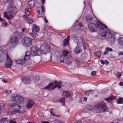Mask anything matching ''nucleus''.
I'll list each match as a JSON object with an SVG mask.
<instances>
[{
    "instance_id": "nucleus-24",
    "label": "nucleus",
    "mask_w": 123,
    "mask_h": 123,
    "mask_svg": "<svg viewBox=\"0 0 123 123\" xmlns=\"http://www.w3.org/2000/svg\"><path fill=\"white\" fill-rule=\"evenodd\" d=\"M117 41L119 45L123 46V37L119 38L117 39Z\"/></svg>"
},
{
    "instance_id": "nucleus-52",
    "label": "nucleus",
    "mask_w": 123,
    "mask_h": 123,
    "mask_svg": "<svg viewBox=\"0 0 123 123\" xmlns=\"http://www.w3.org/2000/svg\"><path fill=\"white\" fill-rule=\"evenodd\" d=\"M80 40L81 41L82 43H85V41L84 40L83 38V37H81Z\"/></svg>"
},
{
    "instance_id": "nucleus-45",
    "label": "nucleus",
    "mask_w": 123,
    "mask_h": 123,
    "mask_svg": "<svg viewBox=\"0 0 123 123\" xmlns=\"http://www.w3.org/2000/svg\"><path fill=\"white\" fill-rule=\"evenodd\" d=\"M96 74V72L95 71H93L91 73V75L92 76L95 75Z\"/></svg>"
},
{
    "instance_id": "nucleus-21",
    "label": "nucleus",
    "mask_w": 123,
    "mask_h": 123,
    "mask_svg": "<svg viewBox=\"0 0 123 123\" xmlns=\"http://www.w3.org/2000/svg\"><path fill=\"white\" fill-rule=\"evenodd\" d=\"M81 51V50L80 47L77 46L74 49V52L75 54H78L80 53Z\"/></svg>"
},
{
    "instance_id": "nucleus-5",
    "label": "nucleus",
    "mask_w": 123,
    "mask_h": 123,
    "mask_svg": "<svg viewBox=\"0 0 123 123\" xmlns=\"http://www.w3.org/2000/svg\"><path fill=\"white\" fill-rule=\"evenodd\" d=\"M31 53L30 51H27L23 59H20L18 60H16V62L18 64H22L25 63L26 61H28L30 59Z\"/></svg>"
},
{
    "instance_id": "nucleus-49",
    "label": "nucleus",
    "mask_w": 123,
    "mask_h": 123,
    "mask_svg": "<svg viewBox=\"0 0 123 123\" xmlns=\"http://www.w3.org/2000/svg\"><path fill=\"white\" fill-rule=\"evenodd\" d=\"M108 51L107 50H106L104 52L103 54L104 55H106L108 54Z\"/></svg>"
},
{
    "instance_id": "nucleus-23",
    "label": "nucleus",
    "mask_w": 123,
    "mask_h": 123,
    "mask_svg": "<svg viewBox=\"0 0 123 123\" xmlns=\"http://www.w3.org/2000/svg\"><path fill=\"white\" fill-rule=\"evenodd\" d=\"M94 90H89L86 91H85L84 94L86 95L89 96V94L93 93L94 91Z\"/></svg>"
},
{
    "instance_id": "nucleus-51",
    "label": "nucleus",
    "mask_w": 123,
    "mask_h": 123,
    "mask_svg": "<svg viewBox=\"0 0 123 123\" xmlns=\"http://www.w3.org/2000/svg\"><path fill=\"white\" fill-rule=\"evenodd\" d=\"M119 55H123V52H119L118 54Z\"/></svg>"
},
{
    "instance_id": "nucleus-10",
    "label": "nucleus",
    "mask_w": 123,
    "mask_h": 123,
    "mask_svg": "<svg viewBox=\"0 0 123 123\" xmlns=\"http://www.w3.org/2000/svg\"><path fill=\"white\" fill-rule=\"evenodd\" d=\"M33 48L32 49L31 54V55L33 56L38 55H40L41 54V51L40 49L38 48L37 47H35V49L33 50Z\"/></svg>"
},
{
    "instance_id": "nucleus-62",
    "label": "nucleus",
    "mask_w": 123,
    "mask_h": 123,
    "mask_svg": "<svg viewBox=\"0 0 123 123\" xmlns=\"http://www.w3.org/2000/svg\"><path fill=\"white\" fill-rule=\"evenodd\" d=\"M51 114L53 116L55 117L56 116V115L55 114L53 113H52Z\"/></svg>"
},
{
    "instance_id": "nucleus-22",
    "label": "nucleus",
    "mask_w": 123,
    "mask_h": 123,
    "mask_svg": "<svg viewBox=\"0 0 123 123\" xmlns=\"http://www.w3.org/2000/svg\"><path fill=\"white\" fill-rule=\"evenodd\" d=\"M0 55H2L4 56H6V57L7 56V55H8L6 53V51L3 48H1L0 49Z\"/></svg>"
},
{
    "instance_id": "nucleus-20",
    "label": "nucleus",
    "mask_w": 123,
    "mask_h": 123,
    "mask_svg": "<svg viewBox=\"0 0 123 123\" xmlns=\"http://www.w3.org/2000/svg\"><path fill=\"white\" fill-rule=\"evenodd\" d=\"M70 38L69 36H68L67 38L64 39L63 42V44L64 46H66L69 43V40Z\"/></svg>"
},
{
    "instance_id": "nucleus-6",
    "label": "nucleus",
    "mask_w": 123,
    "mask_h": 123,
    "mask_svg": "<svg viewBox=\"0 0 123 123\" xmlns=\"http://www.w3.org/2000/svg\"><path fill=\"white\" fill-rule=\"evenodd\" d=\"M100 35L102 37H106L107 38L110 39L111 38L112 34L110 31L107 29L104 31L103 30H101L100 33Z\"/></svg>"
},
{
    "instance_id": "nucleus-37",
    "label": "nucleus",
    "mask_w": 123,
    "mask_h": 123,
    "mask_svg": "<svg viewBox=\"0 0 123 123\" xmlns=\"http://www.w3.org/2000/svg\"><path fill=\"white\" fill-rule=\"evenodd\" d=\"M29 34L32 37H34L36 35V34L35 33H33L32 32V33H29Z\"/></svg>"
},
{
    "instance_id": "nucleus-48",
    "label": "nucleus",
    "mask_w": 123,
    "mask_h": 123,
    "mask_svg": "<svg viewBox=\"0 0 123 123\" xmlns=\"http://www.w3.org/2000/svg\"><path fill=\"white\" fill-rule=\"evenodd\" d=\"M0 21L3 23H5V20L1 18V17H0Z\"/></svg>"
},
{
    "instance_id": "nucleus-4",
    "label": "nucleus",
    "mask_w": 123,
    "mask_h": 123,
    "mask_svg": "<svg viewBox=\"0 0 123 123\" xmlns=\"http://www.w3.org/2000/svg\"><path fill=\"white\" fill-rule=\"evenodd\" d=\"M95 108L98 110L100 113L105 112L107 110L108 108L106 105L104 103L100 102L97 104Z\"/></svg>"
},
{
    "instance_id": "nucleus-8",
    "label": "nucleus",
    "mask_w": 123,
    "mask_h": 123,
    "mask_svg": "<svg viewBox=\"0 0 123 123\" xmlns=\"http://www.w3.org/2000/svg\"><path fill=\"white\" fill-rule=\"evenodd\" d=\"M40 49L41 53L42 54H45L50 52V49L48 44H46L45 43L42 44L41 45Z\"/></svg>"
},
{
    "instance_id": "nucleus-29",
    "label": "nucleus",
    "mask_w": 123,
    "mask_h": 123,
    "mask_svg": "<svg viewBox=\"0 0 123 123\" xmlns=\"http://www.w3.org/2000/svg\"><path fill=\"white\" fill-rule=\"evenodd\" d=\"M6 57V56H4L2 55H0V62H3L4 61Z\"/></svg>"
},
{
    "instance_id": "nucleus-7",
    "label": "nucleus",
    "mask_w": 123,
    "mask_h": 123,
    "mask_svg": "<svg viewBox=\"0 0 123 123\" xmlns=\"http://www.w3.org/2000/svg\"><path fill=\"white\" fill-rule=\"evenodd\" d=\"M32 39L31 38L28 37H25L21 40L23 44L27 47L30 46L32 43Z\"/></svg>"
},
{
    "instance_id": "nucleus-36",
    "label": "nucleus",
    "mask_w": 123,
    "mask_h": 123,
    "mask_svg": "<svg viewBox=\"0 0 123 123\" xmlns=\"http://www.w3.org/2000/svg\"><path fill=\"white\" fill-rule=\"evenodd\" d=\"M105 100L107 101L109 103H111L112 101V100L110 98H105Z\"/></svg>"
},
{
    "instance_id": "nucleus-31",
    "label": "nucleus",
    "mask_w": 123,
    "mask_h": 123,
    "mask_svg": "<svg viewBox=\"0 0 123 123\" xmlns=\"http://www.w3.org/2000/svg\"><path fill=\"white\" fill-rule=\"evenodd\" d=\"M68 51L67 50H65L63 51L62 52L63 56L64 57H66L69 53Z\"/></svg>"
},
{
    "instance_id": "nucleus-25",
    "label": "nucleus",
    "mask_w": 123,
    "mask_h": 123,
    "mask_svg": "<svg viewBox=\"0 0 123 123\" xmlns=\"http://www.w3.org/2000/svg\"><path fill=\"white\" fill-rule=\"evenodd\" d=\"M93 18V17L91 15H86V19L87 21L90 22L91 21Z\"/></svg>"
},
{
    "instance_id": "nucleus-43",
    "label": "nucleus",
    "mask_w": 123,
    "mask_h": 123,
    "mask_svg": "<svg viewBox=\"0 0 123 123\" xmlns=\"http://www.w3.org/2000/svg\"><path fill=\"white\" fill-rule=\"evenodd\" d=\"M55 121L56 123H62V121L58 120L57 119H56Z\"/></svg>"
},
{
    "instance_id": "nucleus-13",
    "label": "nucleus",
    "mask_w": 123,
    "mask_h": 123,
    "mask_svg": "<svg viewBox=\"0 0 123 123\" xmlns=\"http://www.w3.org/2000/svg\"><path fill=\"white\" fill-rule=\"evenodd\" d=\"M89 29L92 32H96L97 26L95 24L92 23H90L88 25Z\"/></svg>"
},
{
    "instance_id": "nucleus-41",
    "label": "nucleus",
    "mask_w": 123,
    "mask_h": 123,
    "mask_svg": "<svg viewBox=\"0 0 123 123\" xmlns=\"http://www.w3.org/2000/svg\"><path fill=\"white\" fill-rule=\"evenodd\" d=\"M96 54L98 56H100L101 55V53L99 51L97 52H96Z\"/></svg>"
},
{
    "instance_id": "nucleus-15",
    "label": "nucleus",
    "mask_w": 123,
    "mask_h": 123,
    "mask_svg": "<svg viewBox=\"0 0 123 123\" xmlns=\"http://www.w3.org/2000/svg\"><path fill=\"white\" fill-rule=\"evenodd\" d=\"M64 60L65 62L67 65L68 66H69L71 65L73 61L72 58L70 56L68 57L67 58H64Z\"/></svg>"
},
{
    "instance_id": "nucleus-26",
    "label": "nucleus",
    "mask_w": 123,
    "mask_h": 123,
    "mask_svg": "<svg viewBox=\"0 0 123 123\" xmlns=\"http://www.w3.org/2000/svg\"><path fill=\"white\" fill-rule=\"evenodd\" d=\"M63 94L64 95L67 97H69L71 96V93L70 92L68 91H64L63 92Z\"/></svg>"
},
{
    "instance_id": "nucleus-53",
    "label": "nucleus",
    "mask_w": 123,
    "mask_h": 123,
    "mask_svg": "<svg viewBox=\"0 0 123 123\" xmlns=\"http://www.w3.org/2000/svg\"><path fill=\"white\" fill-rule=\"evenodd\" d=\"M44 20L45 22L46 23H47L48 22V21L47 20V19L45 17H44Z\"/></svg>"
},
{
    "instance_id": "nucleus-47",
    "label": "nucleus",
    "mask_w": 123,
    "mask_h": 123,
    "mask_svg": "<svg viewBox=\"0 0 123 123\" xmlns=\"http://www.w3.org/2000/svg\"><path fill=\"white\" fill-rule=\"evenodd\" d=\"M82 43V45L84 49H86V46L84 43Z\"/></svg>"
},
{
    "instance_id": "nucleus-11",
    "label": "nucleus",
    "mask_w": 123,
    "mask_h": 123,
    "mask_svg": "<svg viewBox=\"0 0 123 123\" xmlns=\"http://www.w3.org/2000/svg\"><path fill=\"white\" fill-rule=\"evenodd\" d=\"M12 100L13 102L19 103H23L24 101L23 98L18 95L12 97Z\"/></svg>"
},
{
    "instance_id": "nucleus-44",
    "label": "nucleus",
    "mask_w": 123,
    "mask_h": 123,
    "mask_svg": "<svg viewBox=\"0 0 123 123\" xmlns=\"http://www.w3.org/2000/svg\"><path fill=\"white\" fill-rule=\"evenodd\" d=\"M35 78L37 81H38L39 80H40L39 77L38 76H36L35 77Z\"/></svg>"
},
{
    "instance_id": "nucleus-17",
    "label": "nucleus",
    "mask_w": 123,
    "mask_h": 123,
    "mask_svg": "<svg viewBox=\"0 0 123 123\" xmlns=\"http://www.w3.org/2000/svg\"><path fill=\"white\" fill-rule=\"evenodd\" d=\"M35 4V2L34 0H31L27 5V8L30 9L32 8L34 6Z\"/></svg>"
},
{
    "instance_id": "nucleus-14",
    "label": "nucleus",
    "mask_w": 123,
    "mask_h": 123,
    "mask_svg": "<svg viewBox=\"0 0 123 123\" xmlns=\"http://www.w3.org/2000/svg\"><path fill=\"white\" fill-rule=\"evenodd\" d=\"M6 58L7 61L5 65L6 67H10L12 65V60L9 57V55H7V56L6 57Z\"/></svg>"
},
{
    "instance_id": "nucleus-9",
    "label": "nucleus",
    "mask_w": 123,
    "mask_h": 123,
    "mask_svg": "<svg viewBox=\"0 0 123 123\" xmlns=\"http://www.w3.org/2000/svg\"><path fill=\"white\" fill-rule=\"evenodd\" d=\"M21 35L20 33L18 32H15L14 33V37H12L11 39L10 42L12 43H14L18 40L21 38Z\"/></svg>"
},
{
    "instance_id": "nucleus-60",
    "label": "nucleus",
    "mask_w": 123,
    "mask_h": 123,
    "mask_svg": "<svg viewBox=\"0 0 123 123\" xmlns=\"http://www.w3.org/2000/svg\"><path fill=\"white\" fill-rule=\"evenodd\" d=\"M119 85L121 86H123V82H121L119 83Z\"/></svg>"
},
{
    "instance_id": "nucleus-2",
    "label": "nucleus",
    "mask_w": 123,
    "mask_h": 123,
    "mask_svg": "<svg viewBox=\"0 0 123 123\" xmlns=\"http://www.w3.org/2000/svg\"><path fill=\"white\" fill-rule=\"evenodd\" d=\"M9 105L10 107L13 110L12 112H8V113L10 115L13 114L18 113H24V111H22L21 110V107L18 104L15 103H12L10 104Z\"/></svg>"
},
{
    "instance_id": "nucleus-55",
    "label": "nucleus",
    "mask_w": 123,
    "mask_h": 123,
    "mask_svg": "<svg viewBox=\"0 0 123 123\" xmlns=\"http://www.w3.org/2000/svg\"><path fill=\"white\" fill-rule=\"evenodd\" d=\"M105 64L106 65H108L109 63V62L107 60H105Z\"/></svg>"
},
{
    "instance_id": "nucleus-39",
    "label": "nucleus",
    "mask_w": 123,
    "mask_h": 123,
    "mask_svg": "<svg viewBox=\"0 0 123 123\" xmlns=\"http://www.w3.org/2000/svg\"><path fill=\"white\" fill-rule=\"evenodd\" d=\"M111 41L112 43H113L115 40H116L115 38L114 37H111Z\"/></svg>"
},
{
    "instance_id": "nucleus-18",
    "label": "nucleus",
    "mask_w": 123,
    "mask_h": 123,
    "mask_svg": "<svg viewBox=\"0 0 123 123\" xmlns=\"http://www.w3.org/2000/svg\"><path fill=\"white\" fill-rule=\"evenodd\" d=\"M23 82L25 84H29L30 82V78L29 77L25 76L22 78Z\"/></svg>"
},
{
    "instance_id": "nucleus-42",
    "label": "nucleus",
    "mask_w": 123,
    "mask_h": 123,
    "mask_svg": "<svg viewBox=\"0 0 123 123\" xmlns=\"http://www.w3.org/2000/svg\"><path fill=\"white\" fill-rule=\"evenodd\" d=\"M41 8L42 11L43 12H44L45 11V10H44L45 7H44L43 5H42L41 6Z\"/></svg>"
},
{
    "instance_id": "nucleus-59",
    "label": "nucleus",
    "mask_w": 123,
    "mask_h": 123,
    "mask_svg": "<svg viewBox=\"0 0 123 123\" xmlns=\"http://www.w3.org/2000/svg\"><path fill=\"white\" fill-rule=\"evenodd\" d=\"M37 12L40 15H42V13H40V11L39 10H38Z\"/></svg>"
},
{
    "instance_id": "nucleus-34",
    "label": "nucleus",
    "mask_w": 123,
    "mask_h": 123,
    "mask_svg": "<svg viewBox=\"0 0 123 123\" xmlns=\"http://www.w3.org/2000/svg\"><path fill=\"white\" fill-rule=\"evenodd\" d=\"M109 98L113 100L114 99H116V97L113 96L112 94H111Z\"/></svg>"
},
{
    "instance_id": "nucleus-64",
    "label": "nucleus",
    "mask_w": 123,
    "mask_h": 123,
    "mask_svg": "<svg viewBox=\"0 0 123 123\" xmlns=\"http://www.w3.org/2000/svg\"><path fill=\"white\" fill-rule=\"evenodd\" d=\"M41 1H42V3L43 4L44 3V1H45V0H41Z\"/></svg>"
},
{
    "instance_id": "nucleus-38",
    "label": "nucleus",
    "mask_w": 123,
    "mask_h": 123,
    "mask_svg": "<svg viewBox=\"0 0 123 123\" xmlns=\"http://www.w3.org/2000/svg\"><path fill=\"white\" fill-rule=\"evenodd\" d=\"M86 107L87 109L90 111H91L92 110V107L91 106L89 105H88Z\"/></svg>"
},
{
    "instance_id": "nucleus-61",
    "label": "nucleus",
    "mask_w": 123,
    "mask_h": 123,
    "mask_svg": "<svg viewBox=\"0 0 123 123\" xmlns=\"http://www.w3.org/2000/svg\"><path fill=\"white\" fill-rule=\"evenodd\" d=\"M2 81L3 82H4L5 83H6L7 82V81L6 80L4 79L2 80Z\"/></svg>"
},
{
    "instance_id": "nucleus-58",
    "label": "nucleus",
    "mask_w": 123,
    "mask_h": 123,
    "mask_svg": "<svg viewBox=\"0 0 123 123\" xmlns=\"http://www.w3.org/2000/svg\"><path fill=\"white\" fill-rule=\"evenodd\" d=\"M26 29L25 28H24L22 30V32H24L25 31Z\"/></svg>"
},
{
    "instance_id": "nucleus-3",
    "label": "nucleus",
    "mask_w": 123,
    "mask_h": 123,
    "mask_svg": "<svg viewBox=\"0 0 123 123\" xmlns=\"http://www.w3.org/2000/svg\"><path fill=\"white\" fill-rule=\"evenodd\" d=\"M61 81L58 82V81H55L54 82L55 83L54 85V84L53 83H49L48 85L44 87V89H45L47 90H49L53 86L54 87L52 88L51 90H53L58 87V88H60L61 87Z\"/></svg>"
},
{
    "instance_id": "nucleus-19",
    "label": "nucleus",
    "mask_w": 123,
    "mask_h": 123,
    "mask_svg": "<svg viewBox=\"0 0 123 123\" xmlns=\"http://www.w3.org/2000/svg\"><path fill=\"white\" fill-rule=\"evenodd\" d=\"M34 104V102L31 100H29L26 105L27 108L29 109L31 108Z\"/></svg>"
},
{
    "instance_id": "nucleus-40",
    "label": "nucleus",
    "mask_w": 123,
    "mask_h": 123,
    "mask_svg": "<svg viewBox=\"0 0 123 123\" xmlns=\"http://www.w3.org/2000/svg\"><path fill=\"white\" fill-rule=\"evenodd\" d=\"M106 49L108 51H112L113 50L112 49L110 48L107 47L106 48Z\"/></svg>"
},
{
    "instance_id": "nucleus-33",
    "label": "nucleus",
    "mask_w": 123,
    "mask_h": 123,
    "mask_svg": "<svg viewBox=\"0 0 123 123\" xmlns=\"http://www.w3.org/2000/svg\"><path fill=\"white\" fill-rule=\"evenodd\" d=\"M121 73L119 72H117V74L116 75V77L119 79L121 77Z\"/></svg>"
},
{
    "instance_id": "nucleus-50",
    "label": "nucleus",
    "mask_w": 123,
    "mask_h": 123,
    "mask_svg": "<svg viewBox=\"0 0 123 123\" xmlns=\"http://www.w3.org/2000/svg\"><path fill=\"white\" fill-rule=\"evenodd\" d=\"M100 61L102 64L104 65L105 64V62L103 60H101Z\"/></svg>"
},
{
    "instance_id": "nucleus-16",
    "label": "nucleus",
    "mask_w": 123,
    "mask_h": 123,
    "mask_svg": "<svg viewBox=\"0 0 123 123\" xmlns=\"http://www.w3.org/2000/svg\"><path fill=\"white\" fill-rule=\"evenodd\" d=\"M31 29L32 33H34L38 32L40 29L39 27L36 25H32Z\"/></svg>"
},
{
    "instance_id": "nucleus-54",
    "label": "nucleus",
    "mask_w": 123,
    "mask_h": 123,
    "mask_svg": "<svg viewBox=\"0 0 123 123\" xmlns=\"http://www.w3.org/2000/svg\"><path fill=\"white\" fill-rule=\"evenodd\" d=\"M79 24L80 26V27H82L83 26L82 25V23L81 22H79Z\"/></svg>"
},
{
    "instance_id": "nucleus-57",
    "label": "nucleus",
    "mask_w": 123,
    "mask_h": 123,
    "mask_svg": "<svg viewBox=\"0 0 123 123\" xmlns=\"http://www.w3.org/2000/svg\"><path fill=\"white\" fill-rule=\"evenodd\" d=\"M10 123H17L16 122L14 121L11 120L10 121Z\"/></svg>"
},
{
    "instance_id": "nucleus-30",
    "label": "nucleus",
    "mask_w": 123,
    "mask_h": 123,
    "mask_svg": "<svg viewBox=\"0 0 123 123\" xmlns=\"http://www.w3.org/2000/svg\"><path fill=\"white\" fill-rule=\"evenodd\" d=\"M65 97H63L61 98V99L59 100V102L61 103H62V105L63 106L64 105L65 101Z\"/></svg>"
},
{
    "instance_id": "nucleus-28",
    "label": "nucleus",
    "mask_w": 123,
    "mask_h": 123,
    "mask_svg": "<svg viewBox=\"0 0 123 123\" xmlns=\"http://www.w3.org/2000/svg\"><path fill=\"white\" fill-rule=\"evenodd\" d=\"M117 102L118 104H123V98L120 97L118 98Z\"/></svg>"
},
{
    "instance_id": "nucleus-27",
    "label": "nucleus",
    "mask_w": 123,
    "mask_h": 123,
    "mask_svg": "<svg viewBox=\"0 0 123 123\" xmlns=\"http://www.w3.org/2000/svg\"><path fill=\"white\" fill-rule=\"evenodd\" d=\"M7 117L2 118L0 119V123H7Z\"/></svg>"
},
{
    "instance_id": "nucleus-12",
    "label": "nucleus",
    "mask_w": 123,
    "mask_h": 123,
    "mask_svg": "<svg viewBox=\"0 0 123 123\" xmlns=\"http://www.w3.org/2000/svg\"><path fill=\"white\" fill-rule=\"evenodd\" d=\"M97 27L98 28L100 29L99 31V34L100 31L102 30H103V31L108 28L107 26L104 24H103L100 21L98 22L97 23Z\"/></svg>"
},
{
    "instance_id": "nucleus-1",
    "label": "nucleus",
    "mask_w": 123,
    "mask_h": 123,
    "mask_svg": "<svg viewBox=\"0 0 123 123\" xmlns=\"http://www.w3.org/2000/svg\"><path fill=\"white\" fill-rule=\"evenodd\" d=\"M12 0H7V3L9 5L7 7L6 11L4 12L5 16L8 19L12 18L17 12V9L14 6L12 5Z\"/></svg>"
},
{
    "instance_id": "nucleus-63",
    "label": "nucleus",
    "mask_w": 123,
    "mask_h": 123,
    "mask_svg": "<svg viewBox=\"0 0 123 123\" xmlns=\"http://www.w3.org/2000/svg\"><path fill=\"white\" fill-rule=\"evenodd\" d=\"M87 99V98L86 97H84V100L85 101H86Z\"/></svg>"
},
{
    "instance_id": "nucleus-46",
    "label": "nucleus",
    "mask_w": 123,
    "mask_h": 123,
    "mask_svg": "<svg viewBox=\"0 0 123 123\" xmlns=\"http://www.w3.org/2000/svg\"><path fill=\"white\" fill-rule=\"evenodd\" d=\"M9 91H7V90H5L4 91V93H6L7 94H8L9 93H11V91H10L9 92Z\"/></svg>"
},
{
    "instance_id": "nucleus-56",
    "label": "nucleus",
    "mask_w": 123,
    "mask_h": 123,
    "mask_svg": "<svg viewBox=\"0 0 123 123\" xmlns=\"http://www.w3.org/2000/svg\"><path fill=\"white\" fill-rule=\"evenodd\" d=\"M23 18L24 19H26L27 20V19L28 18L27 17V16L26 15H25L23 16Z\"/></svg>"
},
{
    "instance_id": "nucleus-35",
    "label": "nucleus",
    "mask_w": 123,
    "mask_h": 123,
    "mask_svg": "<svg viewBox=\"0 0 123 123\" xmlns=\"http://www.w3.org/2000/svg\"><path fill=\"white\" fill-rule=\"evenodd\" d=\"M26 14L28 16H29L30 15V13L28 9H26L25 10Z\"/></svg>"
},
{
    "instance_id": "nucleus-32",
    "label": "nucleus",
    "mask_w": 123,
    "mask_h": 123,
    "mask_svg": "<svg viewBox=\"0 0 123 123\" xmlns=\"http://www.w3.org/2000/svg\"><path fill=\"white\" fill-rule=\"evenodd\" d=\"M33 19L32 18H28L27 19V21L28 23L31 24H32L33 22Z\"/></svg>"
}]
</instances>
